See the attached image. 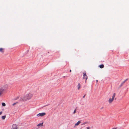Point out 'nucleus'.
I'll return each instance as SVG.
<instances>
[{"instance_id": "obj_2", "label": "nucleus", "mask_w": 129, "mask_h": 129, "mask_svg": "<svg viewBox=\"0 0 129 129\" xmlns=\"http://www.w3.org/2000/svg\"><path fill=\"white\" fill-rule=\"evenodd\" d=\"M8 88V85H6L3 86L0 89V96L1 94L4 92L6 91Z\"/></svg>"}, {"instance_id": "obj_16", "label": "nucleus", "mask_w": 129, "mask_h": 129, "mask_svg": "<svg viewBox=\"0 0 129 129\" xmlns=\"http://www.w3.org/2000/svg\"><path fill=\"white\" fill-rule=\"evenodd\" d=\"M76 112V109H75L74 111V112H73V114H75Z\"/></svg>"}, {"instance_id": "obj_6", "label": "nucleus", "mask_w": 129, "mask_h": 129, "mask_svg": "<svg viewBox=\"0 0 129 129\" xmlns=\"http://www.w3.org/2000/svg\"><path fill=\"white\" fill-rule=\"evenodd\" d=\"M125 81H122L121 82H120V81L119 82V84H120V85L119 87H121L123 84L125 83Z\"/></svg>"}, {"instance_id": "obj_11", "label": "nucleus", "mask_w": 129, "mask_h": 129, "mask_svg": "<svg viewBox=\"0 0 129 129\" xmlns=\"http://www.w3.org/2000/svg\"><path fill=\"white\" fill-rule=\"evenodd\" d=\"M80 83H79L77 87H78V90H79L80 87Z\"/></svg>"}, {"instance_id": "obj_5", "label": "nucleus", "mask_w": 129, "mask_h": 129, "mask_svg": "<svg viewBox=\"0 0 129 129\" xmlns=\"http://www.w3.org/2000/svg\"><path fill=\"white\" fill-rule=\"evenodd\" d=\"M46 114L45 113H39L37 115V116L38 117L41 116L42 117L46 115Z\"/></svg>"}, {"instance_id": "obj_22", "label": "nucleus", "mask_w": 129, "mask_h": 129, "mask_svg": "<svg viewBox=\"0 0 129 129\" xmlns=\"http://www.w3.org/2000/svg\"><path fill=\"white\" fill-rule=\"evenodd\" d=\"M85 124V123H83L82 124V125L84 124Z\"/></svg>"}, {"instance_id": "obj_21", "label": "nucleus", "mask_w": 129, "mask_h": 129, "mask_svg": "<svg viewBox=\"0 0 129 129\" xmlns=\"http://www.w3.org/2000/svg\"><path fill=\"white\" fill-rule=\"evenodd\" d=\"M85 95L83 96V98H84L85 96Z\"/></svg>"}, {"instance_id": "obj_9", "label": "nucleus", "mask_w": 129, "mask_h": 129, "mask_svg": "<svg viewBox=\"0 0 129 129\" xmlns=\"http://www.w3.org/2000/svg\"><path fill=\"white\" fill-rule=\"evenodd\" d=\"M4 49L3 48H0V52L2 53H4Z\"/></svg>"}, {"instance_id": "obj_26", "label": "nucleus", "mask_w": 129, "mask_h": 129, "mask_svg": "<svg viewBox=\"0 0 129 129\" xmlns=\"http://www.w3.org/2000/svg\"><path fill=\"white\" fill-rule=\"evenodd\" d=\"M115 100H116V98H115Z\"/></svg>"}, {"instance_id": "obj_1", "label": "nucleus", "mask_w": 129, "mask_h": 129, "mask_svg": "<svg viewBox=\"0 0 129 129\" xmlns=\"http://www.w3.org/2000/svg\"><path fill=\"white\" fill-rule=\"evenodd\" d=\"M33 94L30 93L26 94L23 98L21 99V101H25L28 100L30 99L33 96Z\"/></svg>"}, {"instance_id": "obj_25", "label": "nucleus", "mask_w": 129, "mask_h": 129, "mask_svg": "<svg viewBox=\"0 0 129 129\" xmlns=\"http://www.w3.org/2000/svg\"><path fill=\"white\" fill-rule=\"evenodd\" d=\"M71 70H70V72H71Z\"/></svg>"}, {"instance_id": "obj_12", "label": "nucleus", "mask_w": 129, "mask_h": 129, "mask_svg": "<svg viewBox=\"0 0 129 129\" xmlns=\"http://www.w3.org/2000/svg\"><path fill=\"white\" fill-rule=\"evenodd\" d=\"M99 67L101 68L102 69L104 68V65L103 64H101L100 66Z\"/></svg>"}, {"instance_id": "obj_20", "label": "nucleus", "mask_w": 129, "mask_h": 129, "mask_svg": "<svg viewBox=\"0 0 129 129\" xmlns=\"http://www.w3.org/2000/svg\"><path fill=\"white\" fill-rule=\"evenodd\" d=\"M87 129H89V127H87Z\"/></svg>"}, {"instance_id": "obj_24", "label": "nucleus", "mask_w": 129, "mask_h": 129, "mask_svg": "<svg viewBox=\"0 0 129 129\" xmlns=\"http://www.w3.org/2000/svg\"><path fill=\"white\" fill-rule=\"evenodd\" d=\"M103 107H102V108H101V109H103Z\"/></svg>"}, {"instance_id": "obj_10", "label": "nucleus", "mask_w": 129, "mask_h": 129, "mask_svg": "<svg viewBox=\"0 0 129 129\" xmlns=\"http://www.w3.org/2000/svg\"><path fill=\"white\" fill-rule=\"evenodd\" d=\"M43 122H42V123H39L37 125V126H42L43 125H43Z\"/></svg>"}, {"instance_id": "obj_23", "label": "nucleus", "mask_w": 129, "mask_h": 129, "mask_svg": "<svg viewBox=\"0 0 129 129\" xmlns=\"http://www.w3.org/2000/svg\"><path fill=\"white\" fill-rule=\"evenodd\" d=\"M116 128H112V129H116Z\"/></svg>"}, {"instance_id": "obj_19", "label": "nucleus", "mask_w": 129, "mask_h": 129, "mask_svg": "<svg viewBox=\"0 0 129 129\" xmlns=\"http://www.w3.org/2000/svg\"><path fill=\"white\" fill-rule=\"evenodd\" d=\"M129 80V79H126L125 80V81H127V80Z\"/></svg>"}, {"instance_id": "obj_15", "label": "nucleus", "mask_w": 129, "mask_h": 129, "mask_svg": "<svg viewBox=\"0 0 129 129\" xmlns=\"http://www.w3.org/2000/svg\"><path fill=\"white\" fill-rule=\"evenodd\" d=\"M18 103V102H16V103H13V104H12V105L13 106H14L17 103Z\"/></svg>"}, {"instance_id": "obj_14", "label": "nucleus", "mask_w": 129, "mask_h": 129, "mask_svg": "<svg viewBox=\"0 0 129 129\" xmlns=\"http://www.w3.org/2000/svg\"><path fill=\"white\" fill-rule=\"evenodd\" d=\"M2 105L3 106H6V104L4 103H2Z\"/></svg>"}, {"instance_id": "obj_4", "label": "nucleus", "mask_w": 129, "mask_h": 129, "mask_svg": "<svg viewBox=\"0 0 129 129\" xmlns=\"http://www.w3.org/2000/svg\"><path fill=\"white\" fill-rule=\"evenodd\" d=\"M87 76L86 75V73L85 72L83 73V79L86 81L87 80Z\"/></svg>"}, {"instance_id": "obj_13", "label": "nucleus", "mask_w": 129, "mask_h": 129, "mask_svg": "<svg viewBox=\"0 0 129 129\" xmlns=\"http://www.w3.org/2000/svg\"><path fill=\"white\" fill-rule=\"evenodd\" d=\"M5 118H6V116L5 115L2 116V119L3 120L5 119Z\"/></svg>"}, {"instance_id": "obj_3", "label": "nucleus", "mask_w": 129, "mask_h": 129, "mask_svg": "<svg viewBox=\"0 0 129 129\" xmlns=\"http://www.w3.org/2000/svg\"><path fill=\"white\" fill-rule=\"evenodd\" d=\"M116 95V93H114L113 94L112 96V98H110L108 100V102L110 103H111L113 101L114 98H115Z\"/></svg>"}, {"instance_id": "obj_7", "label": "nucleus", "mask_w": 129, "mask_h": 129, "mask_svg": "<svg viewBox=\"0 0 129 129\" xmlns=\"http://www.w3.org/2000/svg\"><path fill=\"white\" fill-rule=\"evenodd\" d=\"M11 129H18V128H17L16 125V124H14L13 125Z\"/></svg>"}, {"instance_id": "obj_17", "label": "nucleus", "mask_w": 129, "mask_h": 129, "mask_svg": "<svg viewBox=\"0 0 129 129\" xmlns=\"http://www.w3.org/2000/svg\"><path fill=\"white\" fill-rule=\"evenodd\" d=\"M19 98V96H17L15 100H16L17 99H18Z\"/></svg>"}, {"instance_id": "obj_18", "label": "nucleus", "mask_w": 129, "mask_h": 129, "mask_svg": "<svg viewBox=\"0 0 129 129\" xmlns=\"http://www.w3.org/2000/svg\"><path fill=\"white\" fill-rule=\"evenodd\" d=\"M2 112H0V115H1L2 114Z\"/></svg>"}, {"instance_id": "obj_8", "label": "nucleus", "mask_w": 129, "mask_h": 129, "mask_svg": "<svg viewBox=\"0 0 129 129\" xmlns=\"http://www.w3.org/2000/svg\"><path fill=\"white\" fill-rule=\"evenodd\" d=\"M81 123V122L80 121H78L76 123H75V126H76L78 125H79V124Z\"/></svg>"}]
</instances>
